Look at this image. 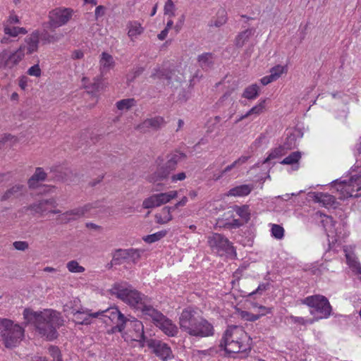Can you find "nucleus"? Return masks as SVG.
Here are the masks:
<instances>
[{"mask_svg":"<svg viewBox=\"0 0 361 361\" xmlns=\"http://www.w3.org/2000/svg\"><path fill=\"white\" fill-rule=\"evenodd\" d=\"M23 317L27 324H32L39 334L48 340H53L57 336V329L63 324L60 313L53 310H44L35 312L25 309Z\"/></svg>","mask_w":361,"mask_h":361,"instance_id":"f257e3e1","label":"nucleus"},{"mask_svg":"<svg viewBox=\"0 0 361 361\" xmlns=\"http://www.w3.org/2000/svg\"><path fill=\"white\" fill-rule=\"evenodd\" d=\"M220 346L229 354L245 352L251 348V339L242 327L231 326L225 331Z\"/></svg>","mask_w":361,"mask_h":361,"instance_id":"f03ea898","label":"nucleus"},{"mask_svg":"<svg viewBox=\"0 0 361 361\" xmlns=\"http://www.w3.org/2000/svg\"><path fill=\"white\" fill-rule=\"evenodd\" d=\"M24 333V327L19 324L9 319H0V339L6 348L17 346L23 339Z\"/></svg>","mask_w":361,"mask_h":361,"instance_id":"7ed1b4c3","label":"nucleus"},{"mask_svg":"<svg viewBox=\"0 0 361 361\" xmlns=\"http://www.w3.org/2000/svg\"><path fill=\"white\" fill-rule=\"evenodd\" d=\"M110 291L111 295H115L137 310L144 307V302L147 298L126 283H116L111 288Z\"/></svg>","mask_w":361,"mask_h":361,"instance_id":"20e7f679","label":"nucleus"},{"mask_svg":"<svg viewBox=\"0 0 361 361\" xmlns=\"http://www.w3.org/2000/svg\"><path fill=\"white\" fill-rule=\"evenodd\" d=\"M358 169V173L352 176L348 181L338 183V180H336L332 182L334 185H338L336 190L341 193V199L361 196V166Z\"/></svg>","mask_w":361,"mask_h":361,"instance_id":"39448f33","label":"nucleus"},{"mask_svg":"<svg viewBox=\"0 0 361 361\" xmlns=\"http://www.w3.org/2000/svg\"><path fill=\"white\" fill-rule=\"evenodd\" d=\"M302 304L306 305L312 309L311 314L317 313L319 314L318 319L329 318L332 312L331 306L328 299L322 295H314L305 298L302 300Z\"/></svg>","mask_w":361,"mask_h":361,"instance_id":"423d86ee","label":"nucleus"},{"mask_svg":"<svg viewBox=\"0 0 361 361\" xmlns=\"http://www.w3.org/2000/svg\"><path fill=\"white\" fill-rule=\"evenodd\" d=\"M207 243L212 251L220 256L235 253L231 243L221 234L212 233L208 236Z\"/></svg>","mask_w":361,"mask_h":361,"instance_id":"0eeeda50","label":"nucleus"},{"mask_svg":"<svg viewBox=\"0 0 361 361\" xmlns=\"http://www.w3.org/2000/svg\"><path fill=\"white\" fill-rule=\"evenodd\" d=\"M185 157L184 154L175 152L168 155L165 166L157 170L154 174L149 177V181L155 183L166 178L171 171H173L177 164Z\"/></svg>","mask_w":361,"mask_h":361,"instance_id":"6e6552de","label":"nucleus"},{"mask_svg":"<svg viewBox=\"0 0 361 361\" xmlns=\"http://www.w3.org/2000/svg\"><path fill=\"white\" fill-rule=\"evenodd\" d=\"M25 46H20L16 51L3 50L0 53V68L11 69L24 57Z\"/></svg>","mask_w":361,"mask_h":361,"instance_id":"1a4fd4ad","label":"nucleus"},{"mask_svg":"<svg viewBox=\"0 0 361 361\" xmlns=\"http://www.w3.org/2000/svg\"><path fill=\"white\" fill-rule=\"evenodd\" d=\"M200 318L196 316V312L191 307L184 309L179 317L180 329L189 335L195 333L194 328L199 322Z\"/></svg>","mask_w":361,"mask_h":361,"instance_id":"9d476101","label":"nucleus"},{"mask_svg":"<svg viewBox=\"0 0 361 361\" xmlns=\"http://www.w3.org/2000/svg\"><path fill=\"white\" fill-rule=\"evenodd\" d=\"M178 197V191L171 190L166 192L154 194L145 199L142 207L145 209H152L165 204Z\"/></svg>","mask_w":361,"mask_h":361,"instance_id":"9b49d317","label":"nucleus"},{"mask_svg":"<svg viewBox=\"0 0 361 361\" xmlns=\"http://www.w3.org/2000/svg\"><path fill=\"white\" fill-rule=\"evenodd\" d=\"M73 16L70 8H56L49 13V24L51 28H57L66 25Z\"/></svg>","mask_w":361,"mask_h":361,"instance_id":"f8f14e48","label":"nucleus"},{"mask_svg":"<svg viewBox=\"0 0 361 361\" xmlns=\"http://www.w3.org/2000/svg\"><path fill=\"white\" fill-rule=\"evenodd\" d=\"M68 308H69V306L67 304L64 306V312L72 314L74 317V322L78 324H90L92 319L98 317L101 314L100 312L92 313L91 310L88 309L70 307V310H68Z\"/></svg>","mask_w":361,"mask_h":361,"instance_id":"ddd939ff","label":"nucleus"},{"mask_svg":"<svg viewBox=\"0 0 361 361\" xmlns=\"http://www.w3.org/2000/svg\"><path fill=\"white\" fill-rule=\"evenodd\" d=\"M147 345L163 361H168L173 358V354L171 347L161 341L150 339L147 341Z\"/></svg>","mask_w":361,"mask_h":361,"instance_id":"4468645a","label":"nucleus"},{"mask_svg":"<svg viewBox=\"0 0 361 361\" xmlns=\"http://www.w3.org/2000/svg\"><path fill=\"white\" fill-rule=\"evenodd\" d=\"M99 314L108 317L109 320L115 324L112 328L113 332H122L125 329V322L126 317L122 314L116 307H111L106 310L99 312Z\"/></svg>","mask_w":361,"mask_h":361,"instance_id":"2eb2a0df","label":"nucleus"},{"mask_svg":"<svg viewBox=\"0 0 361 361\" xmlns=\"http://www.w3.org/2000/svg\"><path fill=\"white\" fill-rule=\"evenodd\" d=\"M322 224L326 232V235L329 238V240L331 239V241L338 242L341 238H343V235H341V228L336 227V222L333 220V218L330 216L324 215Z\"/></svg>","mask_w":361,"mask_h":361,"instance_id":"dca6fc26","label":"nucleus"},{"mask_svg":"<svg viewBox=\"0 0 361 361\" xmlns=\"http://www.w3.org/2000/svg\"><path fill=\"white\" fill-rule=\"evenodd\" d=\"M92 208H93L92 204H87L82 207L71 209L65 213H63L60 216L59 220L62 223L65 224L72 221L78 220L87 214Z\"/></svg>","mask_w":361,"mask_h":361,"instance_id":"f3484780","label":"nucleus"},{"mask_svg":"<svg viewBox=\"0 0 361 361\" xmlns=\"http://www.w3.org/2000/svg\"><path fill=\"white\" fill-rule=\"evenodd\" d=\"M166 121L161 116H154L144 120L136 126V129L141 133H145L150 130H158L164 127Z\"/></svg>","mask_w":361,"mask_h":361,"instance_id":"a211bd4d","label":"nucleus"},{"mask_svg":"<svg viewBox=\"0 0 361 361\" xmlns=\"http://www.w3.org/2000/svg\"><path fill=\"white\" fill-rule=\"evenodd\" d=\"M132 333L131 337L134 341H141L144 337V326L142 323L135 317H126L125 329Z\"/></svg>","mask_w":361,"mask_h":361,"instance_id":"6ab92c4d","label":"nucleus"},{"mask_svg":"<svg viewBox=\"0 0 361 361\" xmlns=\"http://www.w3.org/2000/svg\"><path fill=\"white\" fill-rule=\"evenodd\" d=\"M151 77L154 79H166L169 82L173 80L180 82L183 79V75L179 71L175 68L166 70L159 67L154 68Z\"/></svg>","mask_w":361,"mask_h":361,"instance_id":"aec40b11","label":"nucleus"},{"mask_svg":"<svg viewBox=\"0 0 361 361\" xmlns=\"http://www.w3.org/2000/svg\"><path fill=\"white\" fill-rule=\"evenodd\" d=\"M155 325L168 336H176L178 332L177 326L164 314L154 322Z\"/></svg>","mask_w":361,"mask_h":361,"instance_id":"412c9836","label":"nucleus"},{"mask_svg":"<svg viewBox=\"0 0 361 361\" xmlns=\"http://www.w3.org/2000/svg\"><path fill=\"white\" fill-rule=\"evenodd\" d=\"M194 329L195 333L190 334V336L203 338L213 336L214 333L213 325L204 318H200Z\"/></svg>","mask_w":361,"mask_h":361,"instance_id":"4be33fe9","label":"nucleus"},{"mask_svg":"<svg viewBox=\"0 0 361 361\" xmlns=\"http://www.w3.org/2000/svg\"><path fill=\"white\" fill-rule=\"evenodd\" d=\"M310 196L314 202L326 208L334 207L336 203L335 197L329 193L317 192L310 194Z\"/></svg>","mask_w":361,"mask_h":361,"instance_id":"5701e85b","label":"nucleus"},{"mask_svg":"<svg viewBox=\"0 0 361 361\" xmlns=\"http://www.w3.org/2000/svg\"><path fill=\"white\" fill-rule=\"evenodd\" d=\"M57 205L54 198L42 199L30 205V208L35 213L43 214L50 207H56Z\"/></svg>","mask_w":361,"mask_h":361,"instance_id":"b1692460","label":"nucleus"},{"mask_svg":"<svg viewBox=\"0 0 361 361\" xmlns=\"http://www.w3.org/2000/svg\"><path fill=\"white\" fill-rule=\"evenodd\" d=\"M128 37L135 41L145 31L142 24L138 20H129L126 24Z\"/></svg>","mask_w":361,"mask_h":361,"instance_id":"393cba45","label":"nucleus"},{"mask_svg":"<svg viewBox=\"0 0 361 361\" xmlns=\"http://www.w3.org/2000/svg\"><path fill=\"white\" fill-rule=\"evenodd\" d=\"M255 188L252 184H243L231 188L226 193L228 197H242L248 195Z\"/></svg>","mask_w":361,"mask_h":361,"instance_id":"a878e982","label":"nucleus"},{"mask_svg":"<svg viewBox=\"0 0 361 361\" xmlns=\"http://www.w3.org/2000/svg\"><path fill=\"white\" fill-rule=\"evenodd\" d=\"M143 306L139 310L141 311L143 315L151 318L154 322H157L163 314L150 305V301L147 298L144 302Z\"/></svg>","mask_w":361,"mask_h":361,"instance_id":"bb28decb","label":"nucleus"},{"mask_svg":"<svg viewBox=\"0 0 361 361\" xmlns=\"http://www.w3.org/2000/svg\"><path fill=\"white\" fill-rule=\"evenodd\" d=\"M174 210L173 207H164L161 210L155 214V220L157 224H166L173 219L171 212Z\"/></svg>","mask_w":361,"mask_h":361,"instance_id":"cd10ccee","label":"nucleus"},{"mask_svg":"<svg viewBox=\"0 0 361 361\" xmlns=\"http://www.w3.org/2000/svg\"><path fill=\"white\" fill-rule=\"evenodd\" d=\"M39 44V35L37 33H32L25 39V53L30 54L37 51Z\"/></svg>","mask_w":361,"mask_h":361,"instance_id":"c85d7f7f","label":"nucleus"},{"mask_svg":"<svg viewBox=\"0 0 361 361\" xmlns=\"http://www.w3.org/2000/svg\"><path fill=\"white\" fill-rule=\"evenodd\" d=\"M47 178V173L44 169L41 167H38L35 169L34 174L28 180V185L31 188H35L38 186L39 181H43Z\"/></svg>","mask_w":361,"mask_h":361,"instance_id":"c756f323","label":"nucleus"},{"mask_svg":"<svg viewBox=\"0 0 361 361\" xmlns=\"http://www.w3.org/2000/svg\"><path fill=\"white\" fill-rule=\"evenodd\" d=\"M255 29L248 28L240 32L235 39V45L237 47H243L254 35Z\"/></svg>","mask_w":361,"mask_h":361,"instance_id":"7c9ffc66","label":"nucleus"},{"mask_svg":"<svg viewBox=\"0 0 361 361\" xmlns=\"http://www.w3.org/2000/svg\"><path fill=\"white\" fill-rule=\"evenodd\" d=\"M88 80V78L86 77H83L82 79V84L83 87L88 90V92L95 93L103 88L101 78H94V82L91 84H87Z\"/></svg>","mask_w":361,"mask_h":361,"instance_id":"2f4dec72","label":"nucleus"},{"mask_svg":"<svg viewBox=\"0 0 361 361\" xmlns=\"http://www.w3.org/2000/svg\"><path fill=\"white\" fill-rule=\"evenodd\" d=\"M290 149V147H287L286 144H284L283 145H281L275 148L269 153L268 157L264 160V163H267L271 159L279 158L282 156H284L287 153L288 149Z\"/></svg>","mask_w":361,"mask_h":361,"instance_id":"473e14b6","label":"nucleus"},{"mask_svg":"<svg viewBox=\"0 0 361 361\" xmlns=\"http://www.w3.org/2000/svg\"><path fill=\"white\" fill-rule=\"evenodd\" d=\"M99 63L102 72L109 71L114 65V61L112 56L105 52L102 54Z\"/></svg>","mask_w":361,"mask_h":361,"instance_id":"72a5a7b5","label":"nucleus"},{"mask_svg":"<svg viewBox=\"0 0 361 361\" xmlns=\"http://www.w3.org/2000/svg\"><path fill=\"white\" fill-rule=\"evenodd\" d=\"M259 87L257 84L247 86L243 91L242 97L250 100L255 99L259 96Z\"/></svg>","mask_w":361,"mask_h":361,"instance_id":"f704fd0d","label":"nucleus"},{"mask_svg":"<svg viewBox=\"0 0 361 361\" xmlns=\"http://www.w3.org/2000/svg\"><path fill=\"white\" fill-rule=\"evenodd\" d=\"M198 63L203 69L209 68L214 63V56L211 53H204L198 56Z\"/></svg>","mask_w":361,"mask_h":361,"instance_id":"c9c22d12","label":"nucleus"},{"mask_svg":"<svg viewBox=\"0 0 361 361\" xmlns=\"http://www.w3.org/2000/svg\"><path fill=\"white\" fill-rule=\"evenodd\" d=\"M3 27L5 35H7L10 37H15L19 35H25L27 33V30L24 27H15L7 25H4Z\"/></svg>","mask_w":361,"mask_h":361,"instance_id":"e433bc0d","label":"nucleus"},{"mask_svg":"<svg viewBox=\"0 0 361 361\" xmlns=\"http://www.w3.org/2000/svg\"><path fill=\"white\" fill-rule=\"evenodd\" d=\"M227 17L225 10L220 9L217 12V18L215 20H211L209 25L210 27H221L226 23Z\"/></svg>","mask_w":361,"mask_h":361,"instance_id":"4c0bfd02","label":"nucleus"},{"mask_svg":"<svg viewBox=\"0 0 361 361\" xmlns=\"http://www.w3.org/2000/svg\"><path fill=\"white\" fill-rule=\"evenodd\" d=\"M136 102L133 98L121 99L116 102V106L120 111H128L135 106Z\"/></svg>","mask_w":361,"mask_h":361,"instance_id":"58836bf2","label":"nucleus"},{"mask_svg":"<svg viewBox=\"0 0 361 361\" xmlns=\"http://www.w3.org/2000/svg\"><path fill=\"white\" fill-rule=\"evenodd\" d=\"M236 214L243 220L245 223H247L250 218V213L249 207L247 205L241 207L236 206L234 209Z\"/></svg>","mask_w":361,"mask_h":361,"instance_id":"ea45409f","label":"nucleus"},{"mask_svg":"<svg viewBox=\"0 0 361 361\" xmlns=\"http://www.w3.org/2000/svg\"><path fill=\"white\" fill-rule=\"evenodd\" d=\"M300 158L301 153L300 152H293L283 159L280 163L283 165H293L298 164Z\"/></svg>","mask_w":361,"mask_h":361,"instance_id":"a19ab883","label":"nucleus"},{"mask_svg":"<svg viewBox=\"0 0 361 361\" xmlns=\"http://www.w3.org/2000/svg\"><path fill=\"white\" fill-rule=\"evenodd\" d=\"M23 190V187L22 185H18L12 187L9 190H8L4 195L2 196L1 200H6L12 197H17L18 195L21 194Z\"/></svg>","mask_w":361,"mask_h":361,"instance_id":"79ce46f5","label":"nucleus"},{"mask_svg":"<svg viewBox=\"0 0 361 361\" xmlns=\"http://www.w3.org/2000/svg\"><path fill=\"white\" fill-rule=\"evenodd\" d=\"M266 109V99L260 100L255 106L251 108L247 112L250 116H259L262 114Z\"/></svg>","mask_w":361,"mask_h":361,"instance_id":"37998d69","label":"nucleus"},{"mask_svg":"<svg viewBox=\"0 0 361 361\" xmlns=\"http://www.w3.org/2000/svg\"><path fill=\"white\" fill-rule=\"evenodd\" d=\"M166 231H160L153 234L145 236L143 238V240L147 243H153L163 238L166 236Z\"/></svg>","mask_w":361,"mask_h":361,"instance_id":"c03bdc74","label":"nucleus"},{"mask_svg":"<svg viewBox=\"0 0 361 361\" xmlns=\"http://www.w3.org/2000/svg\"><path fill=\"white\" fill-rule=\"evenodd\" d=\"M128 253V249H119L116 250L113 255V261L115 264H120L122 260H127Z\"/></svg>","mask_w":361,"mask_h":361,"instance_id":"a18cd8bd","label":"nucleus"},{"mask_svg":"<svg viewBox=\"0 0 361 361\" xmlns=\"http://www.w3.org/2000/svg\"><path fill=\"white\" fill-rule=\"evenodd\" d=\"M286 72V67L281 65H277L273 67L270 70V75L272 78V80L275 81L279 79L281 75Z\"/></svg>","mask_w":361,"mask_h":361,"instance_id":"49530a36","label":"nucleus"},{"mask_svg":"<svg viewBox=\"0 0 361 361\" xmlns=\"http://www.w3.org/2000/svg\"><path fill=\"white\" fill-rule=\"evenodd\" d=\"M68 270L71 273H82L85 268L80 266L76 260H71L66 264Z\"/></svg>","mask_w":361,"mask_h":361,"instance_id":"de8ad7c7","label":"nucleus"},{"mask_svg":"<svg viewBox=\"0 0 361 361\" xmlns=\"http://www.w3.org/2000/svg\"><path fill=\"white\" fill-rule=\"evenodd\" d=\"M176 7L173 0H167L164 4V13L170 18L175 16Z\"/></svg>","mask_w":361,"mask_h":361,"instance_id":"09e8293b","label":"nucleus"},{"mask_svg":"<svg viewBox=\"0 0 361 361\" xmlns=\"http://www.w3.org/2000/svg\"><path fill=\"white\" fill-rule=\"evenodd\" d=\"M233 90L225 92L219 100V105L231 104L235 102V98L232 96Z\"/></svg>","mask_w":361,"mask_h":361,"instance_id":"8fccbe9b","label":"nucleus"},{"mask_svg":"<svg viewBox=\"0 0 361 361\" xmlns=\"http://www.w3.org/2000/svg\"><path fill=\"white\" fill-rule=\"evenodd\" d=\"M288 319L293 324H299L302 326H306L308 324H312L314 322L313 319H307L302 317H295L293 315L290 316L288 317Z\"/></svg>","mask_w":361,"mask_h":361,"instance_id":"3c124183","label":"nucleus"},{"mask_svg":"<svg viewBox=\"0 0 361 361\" xmlns=\"http://www.w3.org/2000/svg\"><path fill=\"white\" fill-rule=\"evenodd\" d=\"M247 159H248V157H245V156L240 157L237 160L233 161L231 164L227 166L222 171V175H224V173L230 171L231 169H233V168H235L238 165H240V164H245L247 161Z\"/></svg>","mask_w":361,"mask_h":361,"instance_id":"603ef678","label":"nucleus"},{"mask_svg":"<svg viewBox=\"0 0 361 361\" xmlns=\"http://www.w3.org/2000/svg\"><path fill=\"white\" fill-rule=\"evenodd\" d=\"M271 231V235L276 239H281L284 235V229L279 225L273 224Z\"/></svg>","mask_w":361,"mask_h":361,"instance_id":"864d4df0","label":"nucleus"},{"mask_svg":"<svg viewBox=\"0 0 361 361\" xmlns=\"http://www.w3.org/2000/svg\"><path fill=\"white\" fill-rule=\"evenodd\" d=\"M240 315L242 319L249 322H255L260 318V315H257L247 311H241Z\"/></svg>","mask_w":361,"mask_h":361,"instance_id":"5fc2aeb1","label":"nucleus"},{"mask_svg":"<svg viewBox=\"0 0 361 361\" xmlns=\"http://www.w3.org/2000/svg\"><path fill=\"white\" fill-rule=\"evenodd\" d=\"M49 353L53 357V361H59L61 360V351L58 347L51 345L49 348Z\"/></svg>","mask_w":361,"mask_h":361,"instance_id":"6e6d98bb","label":"nucleus"},{"mask_svg":"<svg viewBox=\"0 0 361 361\" xmlns=\"http://www.w3.org/2000/svg\"><path fill=\"white\" fill-rule=\"evenodd\" d=\"M20 23V19L19 17L15 14L14 11H11L10 13V15L6 20H5L3 23V25H12L13 24H18Z\"/></svg>","mask_w":361,"mask_h":361,"instance_id":"4d7b16f0","label":"nucleus"},{"mask_svg":"<svg viewBox=\"0 0 361 361\" xmlns=\"http://www.w3.org/2000/svg\"><path fill=\"white\" fill-rule=\"evenodd\" d=\"M128 258L127 260L133 262H135L140 257L139 250L135 249H128Z\"/></svg>","mask_w":361,"mask_h":361,"instance_id":"13d9d810","label":"nucleus"},{"mask_svg":"<svg viewBox=\"0 0 361 361\" xmlns=\"http://www.w3.org/2000/svg\"><path fill=\"white\" fill-rule=\"evenodd\" d=\"M269 287H270V284L269 283H260L255 290H254L250 293V295L251 296V295H253L257 293L262 294V293L266 291L267 290H268L269 288Z\"/></svg>","mask_w":361,"mask_h":361,"instance_id":"bf43d9fd","label":"nucleus"},{"mask_svg":"<svg viewBox=\"0 0 361 361\" xmlns=\"http://www.w3.org/2000/svg\"><path fill=\"white\" fill-rule=\"evenodd\" d=\"M41 69L38 64L31 66L27 70V73L32 76L39 77L41 75Z\"/></svg>","mask_w":361,"mask_h":361,"instance_id":"052dcab7","label":"nucleus"},{"mask_svg":"<svg viewBox=\"0 0 361 361\" xmlns=\"http://www.w3.org/2000/svg\"><path fill=\"white\" fill-rule=\"evenodd\" d=\"M13 245L15 249L18 250L24 251L28 248V243L25 241H16Z\"/></svg>","mask_w":361,"mask_h":361,"instance_id":"680f3d73","label":"nucleus"},{"mask_svg":"<svg viewBox=\"0 0 361 361\" xmlns=\"http://www.w3.org/2000/svg\"><path fill=\"white\" fill-rule=\"evenodd\" d=\"M243 224V223H242L240 220L235 219L231 221L230 222L227 223L226 226L230 228H235L241 226Z\"/></svg>","mask_w":361,"mask_h":361,"instance_id":"e2e57ef3","label":"nucleus"},{"mask_svg":"<svg viewBox=\"0 0 361 361\" xmlns=\"http://www.w3.org/2000/svg\"><path fill=\"white\" fill-rule=\"evenodd\" d=\"M186 178V175L184 172H180L177 174L173 175L171 178L173 183H176L178 180H183Z\"/></svg>","mask_w":361,"mask_h":361,"instance_id":"0e129e2a","label":"nucleus"},{"mask_svg":"<svg viewBox=\"0 0 361 361\" xmlns=\"http://www.w3.org/2000/svg\"><path fill=\"white\" fill-rule=\"evenodd\" d=\"M258 309H259L258 313L256 314L260 315V317L262 316H264L267 314H269L271 312V308H269V307H267L262 306V305L259 306Z\"/></svg>","mask_w":361,"mask_h":361,"instance_id":"69168bd1","label":"nucleus"},{"mask_svg":"<svg viewBox=\"0 0 361 361\" xmlns=\"http://www.w3.org/2000/svg\"><path fill=\"white\" fill-rule=\"evenodd\" d=\"M105 7L103 6H98L95 8V18L96 19H98L99 17H102L104 15L105 13Z\"/></svg>","mask_w":361,"mask_h":361,"instance_id":"338daca9","label":"nucleus"},{"mask_svg":"<svg viewBox=\"0 0 361 361\" xmlns=\"http://www.w3.org/2000/svg\"><path fill=\"white\" fill-rule=\"evenodd\" d=\"M188 201V197L184 196L181 198V200L180 201L176 202L173 207H174V209H175L180 207H184L187 204Z\"/></svg>","mask_w":361,"mask_h":361,"instance_id":"774afa93","label":"nucleus"}]
</instances>
